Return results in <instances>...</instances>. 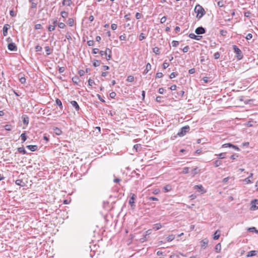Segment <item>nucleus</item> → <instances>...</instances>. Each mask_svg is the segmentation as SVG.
I'll use <instances>...</instances> for the list:
<instances>
[{
	"label": "nucleus",
	"instance_id": "nucleus-1",
	"mask_svg": "<svg viewBox=\"0 0 258 258\" xmlns=\"http://www.w3.org/2000/svg\"><path fill=\"white\" fill-rule=\"evenodd\" d=\"M194 11L197 14L196 17L199 19H201L206 14L204 9L199 4L196 6Z\"/></svg>",
	"mask_w": 258,
	"mask_h": 258
},
{
	"label": "nucleus",
	"instance_id": "nucleus-2",
	"mask_svg": "<svg viewBox=\"0 0 258 258\" xmlns=\"http://www.w3.org/2000/svg\"><path fill=\"white\" fill-rule=\"evenodd\" d=\"M99 53L102 56H105L107 60L111 58V50L108 48H107L105 51H100Z\"/></svg>",
	"mask_w": 258,
	"mask_h": 258
},
{
	"label": "nucleus",
	"instance_id": "nucleus-3",
	"mask_svg": "<svg viewBox=\"0 0 258 258\" xmlns=\"http://www.w3.org/2000/svg\"><path fill=\"white\" fill-rule=\"evenodd\" d=\"M189 130L190 127L188 125L184 126L180 128V131L177 133V135L179 137H183L189 131Z\"/></svg>",
	"mask_w": 258,
	"mask_h": 258
},
{
	"label": "nucleus",
	"instance_id": "nucleus-4",
	"mask_svg": "<svg viewBox=\"0 0 258 258\" xmlns=\"http://www.w3.org/2000/svg\"><path fill=\"white\" fill-rule=\"evenodd\" d=\"M233 47L234 52L236 54V56L238 59L240 60L242 59L243 55L241 50L236 45H233Z\"/></svg>",
	"mask_w": 258,
	"mask_h": 258
},
{
	"label": "nucleus",
	"instance_id": "nucleus-5",
	"mask_svg": "<svg viewBox=\"0 0 258 258\" xmlns=\"http://www.w3.org/2000/svg\"><path fill=\"white\" fill-rule=\"evenodd\" d=\"M136 198V196L134 194H131V197L128 203L130 205L132 209L135 208L136 205H135V200Z\"/></svg>",
	"mask_w": 258,
	"mask_h": 258
},
{
	"label": "nucleus",
	"instance_id": "nucleus-6",
	"mask_svg": "<svg viewBox=\"0 0 258 258\" xmlns=\"http://www.w3.org/2000/svg\"><path fill=\"white\" fill-rule=\"evenodd\" d=\"M251 207L250 210H256L258 209V200H254L251 202Z\"/></svg>",
	"mask_w": 258,
	"mask_h": 258
},
{
	"label": "nucleus",
	"instance_id": "nucleus-7",
	"mask_svg": "<svg viewBox=\"0 0 258 258\" xmlns=\"http://www.w3.org/2000/svg\"><path fill=\"white\" fill-rule=\"evenodd\" d=\"M205 32V29L202 26L198 27L195 30V33L198 35L203 34Z\"/></svg>",
	"mask_w": 258,
	"mask_h": 258
},
{
	"label": "nucleus",
	"instance_id": "nucleus-8",
	"mask_svg": "<svg viewBox=\"0 0 258 258\" xmlns=\"http://www.w3.org/2000/svg\"><path fill=\"white\" fill-rule=\"evenodd\" d=\"M194 189L197 190L199 192H202V193H204L206 192V191L204 190V188L202 185L199 184V185H196L194 187Z\"/></svg>",
	"mask_w": 258,
	"mask_h": 258
},
{
	"label": "nucleus",
	"instance_id": "nucleus-9",
	"mask_svg": "<svg viewBox=\"0 0 258 258\" xmlns=\"http://www.w3.org/2000/svg\"><path fill=\"white\" fill-rule=\"evenodd\" d=\"M8 48L11 51H16L17 50V46L14 43H10L8 45Z\"/></svg>",
	"mask_w": 258,
	"mask_h": 258
},
{
	"label": "nucleus",
	"instance_id": "nucleus-10",
	"mask_svg": "<svg viewBox=\"0 0 258 258\" xmlns=\"http://www.w3.org/2000/svg\"><path fill=\"white\" fill-rule=\"evenodd\" d=\"M10 27L9 24H6L4 25L3 28V32L4 36H6L8 35V30Z\"/></svg>",
	"mask_w": 258,
	"mask_h": 258
},
{
	"label": "nucleus",
	"instance_id": "nucleus-11",
	"mask_svg": "<svg viewBox=\"0 0 258 258\" xmlns=\"http://www.w3.org/2000/svg\"><path fill=\"white\" fill-rule=\"evenodd\" d=\"M71 104L74 107L76 111H79L80 109V107L78 104V103L76 101H72L70 102Z\"/></svg>",
	"mask_w": 258,
	"mask_h": 258
},
{
	"label": "nucleus",
	"instance_id": "nucleus-12",
	"mask_svg": "<svg viewBox=\"0 0 258 258\" xmlns=\"http://www.w3.org/2000/svg\"><path fill=\"white\" fill-rule=\"evenodd\" d=\"M189 37L191 38L197 40H200L202 36H197L194 33H190L189 34Z\"/></svg>",
	"mask_w": 258,
	"mask_h": 258
},
{
	"label": "nucleus",
	"instance_id": "nucleus-13",
	"mask_svg": "<svg viewBox=\"0 0 258 258\" xmlns=\"http://www.w3.org/2000/svg\"><path fill=\"white\" fill-rule=\"evenodd\" d=\"M15 183L18 185H20L21 186H24L25 185V182L23 181L22 179H18L16 180Z\"/></svg>",
	"mask_w": 258,
	"mask_h": 258
},
{
	"label": "nucleus",
	"instance_id": "nucleus-14",
	"mask_svg": "<svg viewBox=\"0 0 258 258\" xmlns=\"http://www.w3.org/2000/svg\"><path fill=\"white\" fill-rule=\"evenodd\" d=\"M258 251L257 250H251L247 252L246 256L247 257H250V256H253L257 253Z\"/></svg>",
	"mask_w": 258,
	"mask_h": 258
},
{
	"label": "nucleus",
	"instance_id": "nucleus-15",
	"mask_svg": "<svg viewBox=\"0 0 258 258\" xmlns=\"http://www.w3.org/2000/svg\"><path fill=\"white\" fill-rule=\"evenodd\" d=\"M26 147L31 151H35L38 149L36 145H28Z\"/></svg>",
	"mask_w": 258,
	"mask_h": 258
},
{
	"label": "nucleus",
	"instance_id": "nucleus-16",
	"mask_svg": "<svg viewBox=\"0 0 258 258\" xmlns=\"http://www.w3.org/2000/svg\"><path fill=\"white\" fill-rule=\"evenodd\" d=\"M23 122L24 124L28 125L29 123V117L27 115H23L22 116Z\"/></svg>",
	"mask_w": 258,
	"mask_h": 258
},
{
	"label": "nucleus",
	"instance_id": "nucleus-17",
	"mask_svg": "<svg viewBox=\"0 0 258 258\" xmlns=\"http://www.w3.org/2000/svg\"><path fill=\"white\" fill-rule=\"evenodd\" d=\"M172 189V187L170 184H167L164 186L163 191L165 192H168Z\"/></svg>",
	"mask_w": 258,
	"mask_h": 258
},
{
	"label": "nucleus",
	"instance_id": "nucleus-18",
	"mask_svg": "<svg viewBox=\"0 0 258 258\" xmlns=\"http://www.w3.org/2000/svg\"><path fill=\"white\" fill-rule=\"evenodd\" d=\"M151 69V65L150 63L146 64V69L144 72V74H146Z\"/></svg>",
	"mask_w": 258,
	"mask_h": 258
},
{
	"label": "nucleus",
	"instance_id": "nucleus-19",
	"mask_svg": "<svg viewBox=\"0 0 258 258\" xmlns=\"http://www.w3.org/2000/svg\"><path fill=\"white\" fill-rule=\"evenodd\" d=\"M220 231H219V230H217L215 233H214V237H213V239L214 240H217L218 239L219 237H220Z\"/></svg>",
	"mask_w": 258,
	"mask_h": 258
},
{
	"label": "nucleus",
	"instance_id": "nucleus-20",
	"mask_svg": "<svg viewBox=\"0 0 258 258\" xmlns=\"http://www.w3.org/2000/svg\"><path fill=\"white\" fill-rule=\"evenodd\" d=\"M54 132L55 133V134L57 135H60L62 133V132L61 131L60 129H59V128L58 127H55L54 129Z\"/></svg>",
	"mask_w": 258,
	"mask_h": 258
},
{
	"label": "nucleus",
	"instance_id": "nucleus-21",
	"mask_svg": "<svg viewBox=\"0 0 258 258\" xmlns=\"http://www.w3.org/2000/svg\"><path fill=\"white\" fill-rule=\"evenodd\" d=\"M221 249V245L220 243H218L215 247V249L217 252H220Z\"/></svg>",
	"mask_w": 258,
	"mask_h": 258
},
{
	"label": "nucleus",
	"instance_id": "nucleus-22",
	"mask_svg": "<svg viewBox=\"0 0 258 258\" xmlns=\"http://www.w3.org/2000/svg\"><path fill=\"white\" fill-rule=\"evenodd\" d=\"M162 227V225L160 223H157L153 225V229L155 230L160 229Z\"/></svg>",
	"mask_w": 258,
	"mask_h": 258
},
{
	"label": "nucleus",
	"instance_id": "nucleus-23",
	"mask_svg": "<svg viewBox=\"0 0 258 258\" xmlns=\"http://www.w3.org/2000/svg\"><path fill=\"white\" fill-rule=\"evenodd\" d=\"M71 3H72L71 0H67V1L63 0L62 2V5L63 6L66 5L68 6H70L71 5Z\"/></svg>",
	"mask_w": 258,
	"mask_h": 258
},
{
	"label": "nucleus",
	"instance_id": "nucleus-24",
	"mask_svg": "<svg viewBox=\"0 0 258 258\" xmlns=\"http://www.w3.org/2000/svg\"><path fill=\"white\" fill-rule=\"evenodd\" d=\"M67 23L68 24L72 27L74 25V20L73 18H69L68 20V22H67Z\"/></svg>",
	"mask_w": 258,
	"mask_h": 258
},
{
	"label": "nucleus",
	"instance_id": "nucleus-25",
	"mask_svg": "<svg viewBox=\"0 0 258 258\" xmlns=\"http://www.w3.org/2000/svg\"><path fill=\"white\" fill-rule=\"evenodd\" d=\"M72 81L74 83L77 84L78 82L80 81L79 78L78 76H75L72 79Z\"/></svg>",
	"mask_w": 258,
	"mask_h": 258
},
{
	"label": "nucleus",
	"instance_id": "nucleus-26",
	"mask_svg": "<svg viewBox=\"0 0 258 258\" xmlns=\"http://www.w3.org/2000/svg\"><path fill=\"white\" fill-rule=\"evenodd\" d=\"M18 151L22 153L23 154H26V151L25 150V149L23 147H19L18 148Z\"/></svg>",
	"mask_w": 258,
	"mask_h": 258
},
{
	"label": "nucleus",
	"instance_id": "nucleus-27",
	"mask_svg": "<svg viewBox=\"0 0 258 258\" xmlns=\"http://www.w3.org/2000/svg\"><path fill=\"white\" fill-rule=\"evenodd\" d=\"M248 231L251 232H255L258 234V230L254 227H250L248 229Z\"/></svg>",
	"mask_w": 258,
	"mask_h": 258
},
{
	"label": "nucleus",
	"instance_id": "nucleus-28",
	"mask_svg": "<svg viewBox=\"0 0 258 258\" xmlns=\"http://www.w3.org/2000/svg\"><path fill=\"white\" fill-rule=\"evenodd\" d=\"M20 137L21 138V140L22 141V143L24 142L27 140V136L26 135V133H24L22 134L21 135V136H20Z\"/></svg>",
	"mask_w": 258,
	"mask_h": 258
},
{
	"label": "nucleus",
	"instance_id": "nucleus-29",
	"mask_svg": "<svg viewBox=\"0 0 258 258\" xmlns=\"http://www.w3.org/2000/svg\"><path fill=\"white\" fill-rule=\"evenodd\" d=\"M55 103L56 105H57L60 109H62V105L60 99H56L55 100Z\"/></svg>",
	"mask_w": 258,
	"mask_h": 258
},
{
	"label": "nucleus",
	"instance_id": "nucleus-30",
	"mask_svg": "<svg viewBox=\"0 0 258 258\" xmlns=\"http://www.w3.org/2000/svg\"><path fill=\"white\" fill-rule=\"evenodd\" d=\"M199 170L197 167L194 168L191 171V174L194 176L195 175L198 173Z\"/></svg>",
	"mask_w": 258,
	"mask_h": 258
},
{
	"label": "nucleus",
	"instance_id": "nucleus-31",
	"mask_svg": "<svg viewBox=\"0 0 258 258\" xmlns=\"http://www.w3.org/2000/svg\"><path fill=\"white\" fill-rule=\"evenodd\" d=\"M134 149L136 150V152L140 151L141 149L140 144H136L134 146Z\"/></svg>",
	"mask_w": 258,
	"mask_h": 258
},
{
	"label": "nucleus",
	"instance_id": "nucleus-32",
	"mask_svg": "<svg viewBox=\"0 0 258 258\" xmlns=\"http://www.w3.org/2000/svg\"><path fill=\"white\" fill-rule=\"evenodd\" d=\"M153 51L156 54H159L160 52V49L158 47H155L153 48Z\"/></svg>",
	"mask_w": 258,
	"mask_h": 258
},
{
	"label": "nucleus",
	"instance_id": "nucleus-33",
	"mask_svg": "<svg viewBox=\"0 0 258 258\" xmlns=\"http://www.w3.org/2000/svg\"><path fill=\"white\" fill-rule=\"evenodd\" d=\"M44 48H45V51L46 52L47 55H49L51 54V51L50 48L48 46H45Z\"/></svg>",
	"mask_w": 258,
	"mask_h": 258
},
{
	"label": "nucleus",
	"instance_id": "nucleus-34",
	"mask_svg": "<svg viewBox=\"0 0 258 258\" xmlns=\"http://www.w3.org/2000/svg\"><path fill=\"white\" fill-rule=\"evenodd\" d=\"M175 238L174 235H170L167 238V240L169 242L172 241Z\"/></svg>",
	"mask_w": 258,
	"mask_h": 258
},
{
	"label": "nucleus",
	"instance_id": "nucleus-35",
	"mask_svg": "<svg viewBox=\"0 0 258 258\" xmlns=\"http://www.w3.org/2000/svg\"><path fill=\"white\" fill-rule=\"evenodd\" d=\"M134 80V77L133 76H129L127 77L126 81L128 82H132Z\"/></svg>",
	"mask_w": 258,
	"mask_h": 258
},
{
	"label": "nucleus",
	"instance_id": "nucleus-36",
	"mask_svg": "<svg viewBox=\"0 0 258 258\" xmlns=\"http://www.w3.org/2000/svg\"><path fill=\"white\" fill-rule=\"evenodd\" d=\"M221 164H222V161H221L220 160H217L214 162V165L216 167L219 166Z\"/></svg>",
	"mask_w": 258,
	"mask_h": 258
},
{
	"label": "nucleus",
	"instance_id": "nucleus-37",
	"mask_svg": "<svg viewBox=\"0 0 258 258\" xmlns=\"http://www.w3.org/2000/svg\"><path fill=\"white\" fill-rule=\"evenodd\" d=\"M61 16L63 18H66L68 16V13L65 11H62L61 12Z\"/></svg>",
	"mask_w": 258,
	"mask_h": 258
},
{
	"label": "nucleus",
	"instance_id": "nucleus-38",
	"mask_svg": "<svg viewBox=\"0 0 258 258\" xmlns=\"http://www.w3.org/2000/svg\"><path fill=\"white\" fill-rule=\"evenodd\" d=\"M202 80L205 83H207L211 81V80H210V78L207 77H204Z\"/></svg>",
	"mask_w": 258,
	"mask_h": 258
},
{
	"label": "nucleus",
	"instance_id": "nucleus-39",
	"mask_svg": "<svg viewBox=\"0 0 258 258\" xmlns=\"http://www.w3.org/2000/svg\"><path fill=\"white\" fill-rule=\"evenodd\" d=\"M93 64L94 67H96L100 66V62L99 60H95L93 62Z\"/></svg>",
	"mask_w": 258,
	"mask_h": 258
},
{
	"label": "nucleus",
	"instance_id": "nucleus-40",
	"mask_svg": "<svg viewBox=\"0 0 258 258\" xmlns=\"http://www.w3.org/2000/svg\"><path fill=\"white\" fill-rule=\"evenodd\" d=\"M162 99H163L162 96H158L156 97V100L157 102L161 103L163 102Z\"/></svg>",
	"mask_w": 258,
	"mask_h": 258
},
{
	"label": "nucleus",
	"instance_id": "nucleus-41",
	"mask_svg": "<svg viewBox=\"0 0 258 258\" xmlns=\"http://www.w3.org/2000/svg\"><path fill=\"white\" fill-rule=\"evenodd\" d=\"M202 247H205L208 243V240L207 239H205L202 241Z\"/></svg>",
	"mask_w": 258,
	"mask_h": 258
},
{
	"label": "nucleus",
	"instance_id": "nucleus-42",
	"mask_svg": "<svg viewBox=\"0 0 258 258\" xmlns=\"http://www.w3.org/2000/svg\"><path fill=\"white\" fill-rule=\"evenodd\" d=\"M66 37L69 41L71 40H72L71 34L70 32H67V34H66Z\"/></svg>",
	"mask_w": 258,
	"mask_h": 258
},
{
	"label": "nucleus",
	"instance_id": "nucleus-43",
	"mask_svg": "<svg viewBox=\"0 0 258 258\" xmlns=\"http://www.w3.org/2000/svg\"><path fill=\"white\" fill-rule=\"evenodd\" d=\"M171 44L173 47H176L178 45L179 42L176 40H173Z\"/></svg>",
	"mask_w": 258,
	"mask_h": 258
},
{
	"label": "nucleus",
	"instance_id": "nucleus-44",
	"mask_svg": "<svg viewBox=\"0 0 258 258\" xmlns=\"http://www.w3.org/2000/svg\"><path fill=\"white\" fill-rule=\"evenodd\" d=\"M145 38H146V36H145V34H144L143 33H142L140 34L139 40L140 41L143 40V39H145Z\"/></svg>",
	"mask_w": 258,
	"mask_h": 258
},
{
	"label": "nucleus",
	"instance_id": "nucleus-45",
	"mask_svg": "<svg viewBox=\"0 0 258 258\" xmlns=\"http://www.w3.org/2000/svg\"><path fill=\"white\" fill-rule=\"evenodd\" d=\"M226 153H222L218 155V156L219 159H224L225 158Z\"/></svg>",
	"mask_w": 258,
	"mask_h": 258
},
{
	"label": "nucleus",
	"instance_id": "nucleus-46",
	"mask_svg": "<svg viewBox=\"0 0 258 258\" xmlns=\"http://www.w3.org/2000/svg\"><path fill=\"white\" fill-rule=\"evenodd\" d=\"M55 27H54V26H53L52 25H50L48 27V30L49 31H53L55 30Z\"/></svg>",
	"mask_w": 258,
	"mask_h": 258
},
{
	"label": "nucleus",
	"instance_id": "nucleus-47",
	"mask_svg": "<svg viewBox=\"0 0 258 258\" xmlns=\"http://www.w3.org/2000/svg\"><path fill=\"white\" fill-rule=\"evenodd\" d=\"M177 75L178 74L177 73L173 72L170 75L169 77L170 79H173L176 77Z\"/></svg>",
	"mask_w": 258,
	"mask_h": 258
},
{
	"label": "nucleus",
	"instance_id": "nucleus-48",
	"mask_svg": "<svg viewBox=\"0 0 258 258\" xmlns=\"http://www.w3.org/2000/svg\"><path fill=\"white\" fill-rule=\"evenodd\" d=\"M58 26L59 28H60L61 29H63L66 27L65 24L62 22L59 23L58 24Z\"/></svg>",
	"mask_w": 258,
	"mask_h": 258
},
{
	"label": "nucleus",
	"instance_id": "nucleus-49",
	"mask_svg": "<svg viewBox=\"0 0 258 258\" xmlns=\"http://www.w3.org/2000/svg\"><path fill=\"white\" fill-rule=\"evenodd\" d=\"M177 94L178 96H179L181 98H182L184 94V91L183 90H181L180 91H179L178 93H177Z\"/></svg>",
	"mask_w": 258,
	"mask_h": 258
},
{
	"label": "nucleus",
	"instance_id": "nucleus-50",
	"mask_svg": "<svg viewBox=\"0 0 258 258\" xmlns=\"http://www.w3.org/2000/svg\"><path fill=\"white\" fill-rule=\"evenodd\" d=\"M189 172V168L188 167H184L183 169V170H182V173L183 174H187Z\"/></svg>",
	"mask_w": 258,
	"mask_h": 258
},
{
	"label": "nucleus",
	"instance_id": "nucleus-51",
	"mask_svg": "<svg viewBox=\"0 0 258 258\" xmlns=\"http://www.w3.org/2000/svg\"><path fill=\"white\" fill-rule=\"evenodd\" d=\"M35 49L36 52L41 51L42 50V47L39 45H36L35 47Z\"/></svg>",
	"mask_w": 258,
	"mask_h": 258
},
{
	"label": "nucleus",
	"instance_id": "nucleus-52",
	"mask_svg": "<svg viewBox=\"0 0 258 258\" xmlns=\"http://www.w3.org/2000/svg\"><path fill=\"white\" fill-rule=\"evenodd\" d=\"M232 144L231 143L224 144L222 145V147L223 148H227V147L231 148V147H232Z\"/></svg>",
	"mask_w": 258,
	"mask_h": 258
},
{
	"label": "nucleus",
	"instance_id": "nucleus-53",
	"mask_svg": "<svg viewBox=\"0 0 258 258\" xmlns=\"http://www.w3.org/2000/svg\"><path fill=\"white\" fill-rule=\"evenodd\" d=\"M220 33L222 36H225L227 34V31L224 30H221L220 31Z\"/></svg>",
	"mask_w": 258,
	"mask_h": 258
},
{
	"label": "nucleus",
	"instance_id": "nucleus-54",
	"mask_svg": "<svg viewBox=\"0 0 258 258\" xmlns=\"http://www.w3.org/2000/svg\"><path fill=\"white\" fill-rule=\"evenodd\" d=\"M220 54L219 52H217L215 53V54L214 55V58L216 59H218L220 57Z\"/></svg>",
	"mask_w": 258,
	"mask_h": 258
},
{
	"label": "nucleus",
	"instance_id": "nucleus-55",
	"mask_svg": "<svg viewBox=\"0 0 258 258\" xmlns=\"http://www.w3.org/2000/svg\"><path fill=\"white\" fill-rule=\"evenodd\" d=\"M163 74L160 72H158L156 75V78H161L163 77Z\"/></svg>",
	"mask_w": 258,
	"mask_h": 258
},
{
	"label": "nucleus",
	"instance_id": "nucleus-56",
	"mask_svg": "<svg viewBox=\"0 0 258 258\" xmlns=\"http://www.w3.org/2000/svg\"><path fill=\"white\" fill-rule=\"evenodd\" d=\"M189 49V47L188 46H186L184 47L182 49V51L183 52H187Z\"/></svg>",
	"mask_w": 258,
	"mask_h": 258
},
{
	"label": "nucleus",
	"instance_id": "nucleus-57",
	"mask_svg": "<svg viewBox=\"0 0 258 258\" xmlns=\"http://www.w3.org/2000/svg\"><path fill=\"white\" fill-rule=\"evenodd\" d=\"M5 128L7 131H11L12 130V127L11 125L7 124L5 126Z\"/></svg>",
	"mask_w": 258,
	"mask_h": 258
},
{
	"label": "nucleus",
	"instance_id": "nucleus-58",
	"mask_svg": "<svg viewBox=\"0 0 258 258\" xmlns=\"http://www.w3.org/2000/svg\"><path fill=\"white\" fill-rule=\"evenodd\" d=\"M57 24V20H56V19H54L52 20V25L54 26V27H55Z\"/></svg>",
	"mask_w": 258,
	"mask_h": 258
},
{
	"label": "nucleus",
	"instance_id": "nucleus-59",
	"mask_svg": "<svg viewBox=\"0 0 258 258\" xmlns=\"http://www.w3.org/2000/svg\"><path fill=\"white\" fill-rule=\"evenodd\" d=\"M166 19H167L166 17H165V16L163 17L160 19V23L162 24L165 23L166 21Z\"/></svg>",
	"mask_w": 258,
	"mask_h": 258
},
{
	"label": "nucleus",
	"instance_id": "nucleus-60",
	"mask_svg": "<svg viewBox=\"0 0 258 258\" xmlns=\"http://www.w3.org/2000/svg\"><path fill=\"white\" fill-rule=\"evenodd\" d=\"M87 44L89 46H93L94 44V41L93 40H89L87 41Z\"/></svg>",
	"mask_w": 258,
	"mask_h": 258
},
{
	"label": "nucleus",
	"instance_id": "nucleus-61",
	"mask_svg": "<svg viewBox=\"0 0 258 258\" xmlns=\"http://www.w3.org/2000/svg\"><path fill=\"white\" fill-rule=\"evenodd\" d=\"M252 35L251 33H248L245 37V38L247 40H250L252 38Z\"/></svg>",
	"mask_w": 258,
	"mask_h": 258
},
{
	"label": "nucleus",
	"instance_id": "nucleus-62",
	"mask_svg": "<svg viewBox=\"0 0 258 258\" xmlns=\"http://www.w3.org/2000/svg\"><path fill=\"white\" fill-rule=\"evenodd\" d=\"M19 80L22 84H24L26 82V79L25 77H21L19 79Z\"/></svg>",
	"mask_w": 258,
	"mask_h": 258
},
{
	"label": "nucleus",
	"instance_id": "nucleus-63",
	"mask_svg": "<svg viewBox=\"0 0 258 258\" xmlns=\"http://www.w3.org/2000/svg\"><path fill=\"white\" fill-rule=\"evenodd\" d=\"M94 84H95V83H94V81L93 80H92L91 79H89L88 80V84H89V86H91Z\"/></svg>",
	"mask_w": 258,
	"mask_h": 258
},
{
	"label": "nucleus",
	"instance_id": "nucleus-64",
	"mask_svg": "<svg viewBox=\"0 0 258 258\" xmlns=\"http://www.w3.org/2000/svg\"><path fill=\"white\" fill-rule=\"evenodd\" d=\"M169 64L168 62H164L163 63V68L164 69L167 68L169 67Z\"/></svg>",
	"mask_w": 258,
	"mask_h": 258
}]
</instances>
